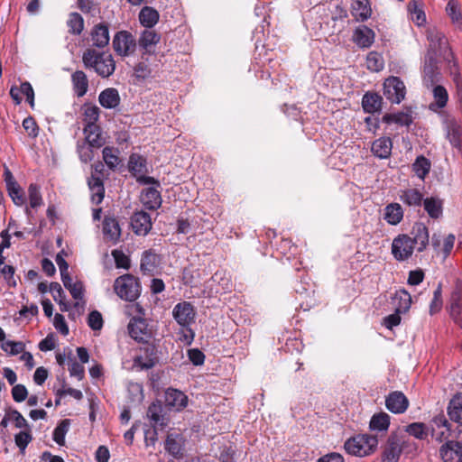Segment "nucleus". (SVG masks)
Returning <instances> with one entry per match:
<instances>
[{
	"label": "nucleus",
	"instance_id": "4468645a",
	"mask_svg": "<svg viewBox=\"0 0 462 462\" xmlns=\"http://www.w3.org/2000/svg\"><path fill=\"white\" fill-rule=\"evenodd\" d=\"M131 226L136 235H147L152 229L150 215L144 211L135 212L131 217Z\"/></svg>",
	"mask_w": 462,
	"mask_h": 462
},
{
	"label": "nucleus",
	"instance_id": "6ab92c4d",
	"mask_svg": "<svg viewBox=\"0 0 462 462\" xmlns=\"http://www.w3.org/2000/svg\"><path fill=\"white\" fill-rule=\"evenodd\" d=\"M161 256L153 249L143 253L140 268L143 273H152L161 263Z\"/></svg>",
	"mask_w": 462,
	"mask_h": 462
},
{
	"label": "nucleus",
	"instance_id": "ea45409f",
	"mask_svg": "<svg viewBox=\"0 0 462 462\" xmlns=\"http://www.w3.org/2000/svg\"><path fill=\"white\" fill-rule=\"evenodd\" d=\"M383 122L386 124L395 123L400 125L409 126L412 123V116L410 113L399 112L395 114H385Z\"/></svg>",
	"mask_w": 462,
	"mask_h": 462
},
{
	"label": "nucleus",
	"instance_id": "423d86ee",
	"mask_svg": "<svg viewBox=\"0 0 462 462\" xmlns=\"http://www.w3.org/2000/svg\"><path fill=\"white\" fill-rule=\"evenodd\" d=\"M405 441L402 437L392 433L387 439L384 449L382 453L381 462H398Z\"/></svg>",
	"mask_w": 462,
	"mask_h": 462
},
{
	"label": "nucleus",
	"instance_id": "69168bd1",
	"mask_svg": "<svg viewBox=\"0 0 462 462\" xmlns=\"http://www.w3.org/2000/svg\"><path fill=\"white\" fill-rule=\"evenodd\" d=\"M23 127L27 132V134L30 137H32V138L37 137V135L39 134V127H38L35 120L32 117L28 116V117L24 118L23 121Z\"/></svg>",
	"mask_w": 462,
	"mask_h": 462
},
{
	"label": "nucleus",
	"instance_id": "4d7b16f0",
	"mask_svg": "<svg viewBox=\"0 0 462 462\" xmlns=\"http://www.w3.org/2000/svg\"><path fill=\"white\" fill-rule=\"evenodd\" d=\"M12 187L7 188L9 196L14 203L17 206H22L25 202L23 192L18 183H12Z\"/></svg>",
	"mask_w": 462,
	"mask_h": 462
},
{
	"label": "nucleus",
	"instance_id": "4be33fe9",
	"mask_svg": "<svg viewBox=\"0 0 462 462\" xmlns=\"http://www.w3.org/2000/svg\"><path fill=\"white\" fill-rule=\"evenodd\" d=\"M121 101L119 92L115 88H107L98 96L99 104L106 109H113L119 106Z\"/></svg>",
	"mask_w": 462,
	"mask_h": 462
},
{
	"label": "nucleus",
	"instance_id": "8fccbe9b",
	"mask_svg": "<svg viewBox=\"0 0 462 462\" xmlns=\"http://www.w3.org/2000/svg\"><path fill=\"white\" fill-rule=\"evenodd\" d=\"M383 59L379 53L372 51L367 55L366 66L369 70L375 72L380 71L383 69Z\"/></svg>",
	"mask_w": 462,
	"mask_h": 462
},
{
	"label": "nucleus",
	"instance_id": "9b49d317",
	"mask_svg": "<svg viewBox=\"0 0 462 462\" xmlns=\"http://www.w3.org/2000/svg\"><path fill=\"white\" fill-rule=\"evenodd\" d=\"M385 406L391 412L402 414L408 409L409 400L402 392L394 391L386 396Z\"/></svg>",
	"mask_w": 462,
	"mask_h": 462
},
{
	"label": "nucleus",
	"instance_id": "72a5a7b5",
	"mask_svg": "<svg viewBox=\"0 0 462 462\" xmlns=\"http://www.w3.org/2000/svg\"><path fill=\"white\" fill-rule=\"evenodd\" d=\"M71 79L77 96L83 97L88 88L87 75L82 70H77L72 74Z\"/></svg>",
	"mask_w": 462,
	"mask_h": 462
},
{
	"label": "nucleus",
	"instance_id": "37998d69",
	"mask_svg": "<svg viewBox=\"0 0 462 462\" xmlns=\"http://www.w3.org/2000/svg\"><path fill=\"white\" fill-rule=\"evenodd\" d=\"M69 32L79 35L84 30V19L79 13H71L67 21Z\"/></svg>",
	"mask_w": 462,
	"mask_h": 462
},
{
	"label": "nucleus",
	"instance_id": "dca6fc26",
	"mask_svg": "<svg viewBox=\"0 0 462 462\" xmlns=\"http://www.w3.org/2000/svg\"><path fill=\"white\" fill-rule=\"evenodd\" d=\"M437 60L432 54H428L423 66V83L427 88H431L439 80Z\"/></svg>",
	"mask_w": 462,
	"mask_h": 462
},
{
	"label": "nucleus",
	"instance_id": "b1692460",
	"mask_svg": "<svg viewBox=\"0 0 462 462\" xmlns=\"http://www.w3.org/2000/svg\"><path fill=\"white\" fill-rule=\"evenodd\" d=\"M91 41L97 48H104L109 42V30L105 23L96 24L91 32Z\"/></svg>",
	"mask_w": 462,
	"mask_h": 462
},
{
	"label": "nucleus",
	"instance_id": "f704fd0d",
	"mask_svg": "<svg viewBox=\"0 0 462 462\" xmlns=\"http://www.w3.org/2000/svg\"><path fill=\"white\" fill-rule=\"evenodd\" d=\"M401 200L410 207H420L423 203V195L417 189H408L400 195Z\"/></svg>",
	"mask_w": 462,
	"mask_h": 462
},
{
	"label": "nucleus",
	"instance_id": "0e129e2a",
	"mask_svg": "<svg viewBox=\"0 0 462 462\" xmlns=\"http://www.w3.org/2000/svg\"><path fill=\"white\" fill-rule=\"evenodd\" d=\"M435 423L438 425L439 428H443L444 430H441L439 433L436 432L435 430H433V436H436V439L439 441H442L448 437V431L449 429L448 428V420L441 417L435 420Z\"/></svg>",
	"mask_w": 462,
	"mask_h": 462
},
{
	"label": "nucleus",
	"instance_id": "aec40b11",
	"mask_svg": "<svg viewBox=\"0 0 462 462\" xmlns=\"http://www.w3.org/2000/svg\"><path fill=\"white\" fill-rule=\"evenodd\" d=\"M393 142L390 137H380L372 143L371 151L379 159H387L392 154Z\"/></svg>",
	"mask_w": 462,
	"mask_h": 462
},
{
	"label": "nucleus",
	"instance_id": "603ef678",
	"mask_svg": "<svg viewBox=\"0 0 462 462\" xmlns=\"http://www.w3.org/2000/svg\"><path fill=\"white\" fill-rule=\"evenodd\" d=\"M165 449L173 457H180L182 450L180 438H173L172 435H168L165 440Z\"/></svg>",
	"mask_w": 462,
	"mask_h": 462
},
{
	"label": "nucleus",
	"instance_id": "bf43d9fd",
	"mask_svg": "<svg viewBox=\"0 0 462 462\" xmlns=\"http://www.w3.org/2000/svg\"><path fill=\"white\" fill-rule=\"evenodd\" d=\"M93 148L85 143H78L77 150L79 156V159L82 162L87 163L93 160Z\"/></svg>",
	"mask_w": 462,
	"mask_h": 462
},
{
	"label": "nucleus",
	"instance_id": "473e14b6",
	"mask_svg": "<svg viewBox=\"0 0 462 462\" xmlns=\"http://www.w3.org/2000/svg\"><path fill=\"white\" fill-rule=\"evenodd\" d=\"M128 169L132 175L137 179L140 175L144 174L147 171L146 160L143 157L134 153L129 158Z\"/></svg>",
	"mask_w": 462,
	"mask_h": 462
},
{
	"label": "nucleus",
	"instance_id": "052dcab7",
	"mask_svg": "<svg viewBox=\"0 0 462 462\" xmlns=\"http://www.w3.org/2000/svg\"><path fill=\"white\" fill-rule=\"evenodd\" d=\"M103 318L99 311L93 310L88 314V325L93 330H100L103 327Z\"/></svg>",
	"mask_w": 462,
	"mask_h": 462
},
{
	"label": "nucleus",
	"instance_id": "58836bf2",
	"mask_svg": "<svg viewBox=\"0 0 462 462\" xmlns=\"http://www.w3.org/2000/svg\"><path fill=\"white\" fill-rule=\"evenodd\" d=\"M448 413L450 420L462 424V395H456L450 401Z\"/></svg>",
	"mask_w": 462,
	"mask_h": 462
},
{
	"label": "nucleus",
	"instance_id": "bb28decb",
	"mask_svg": "<svg viewBox=\"0 0 462 462\" xmlns=\"http://www.w3.org/2000/svg\"><path fill=\"white\" fill-rule=\"evenodd\" d=\"M423 207L428 215L434 219L439 218L443 212V201L437 197L426 198Z\"/></svg>",
	"mask_w": 462,
	"mask_h": 462
},
{
	"label": "nucleus",
	"instance_id": "338daca9",
	"mask_svg": "<svg viewBox=\"0 0 462 462\" xmlns=\"http://www.w3.org/2000/svg\"><path fill=\"white\" fill-rule=\"evenodd\" d=\"M112 255L115 259V263L117 268H130V260L122 251L114 250L112 252Z\"/></svg>",
	"mask_w": 462,
	"mask_h": 462
},
{
	"label": "nucleus",
	"instance_id": "1a4fd4ad",
	"mask_svg": "<svg viewBox=\"0 0 462 462\" xmlns=\"http://www.w3.org/2000/svg\"><path fill=\"white\" fill-rule=\"evenodd\" d=\"M127 328L130 337L135 341L147 343L152 337V331L148 328V324L143 318H133Z\"/></svg>",
	"mask_w": 462,
	"mask_h": 462
},
{
	"label": "nucleus",
	"instance_id": "c756f323",
	"mask_svg": "<svg viewBox=\"0 0 462 462\" xmlns=\"http://www.w3.org/2000/svg\"><path fill=\"white\" fill-rule=\"evenodd\" d=\"M142 202L149 209H156L161 206L162 197L159 190L148 188L142 193Z\"/></svg>",
	"mask_w": 462,
	"mask_h": 462
},
{
	"label": "nucleus",
	"instance_id": "f257e3e1",
	"mask_svg": "<svg viewBox=\"0 0 462 462\" xmlns=\"http://www.w3.org/2000/svg\"><path fill=\"white\" fill-rule=\"evenodd\" d=\"M82 61L86 68L93 69L102 78H108L116 69V62L110 53L90 48L84 51Z\"/></svg>",
	"mask_w": 462,
	"mask_h": 462
},
{
	"label": "nucleus",
	"instance_id": "5fc2aeb1",
	"mask_svg": "<svg viewBox=\"0 0 462 462\" xmlns=\"http://www.w3.org/2000/svg\"><path fill=\"white\" fill-rule=\"evenodd\" d=\"M69 428V420H63L53 430V440L59 445H64L65 435Z\"/></svg>",
	"mask_w": 462,
	"mask_h": 462
},
{
	"label": "nucleus",
	"instance_id": "a19ab883",
	"mask_svg": "<svg viewBox=\"0 0 462 462\" xmlns=\"http://www.w3.org/2000/svg\"><path fill=\"white\" fill-rule=\"evenodd\" d=\"M160 41V35L152 30H144L141 34L138 43L147 52L150 51L152 46L156 45Z\"/></svg>",
	"mask_w": 462,
	"mask_h": 462
},
{
	"label": "nucleus",
	"instance_id": "393cba45",
	"mask_svg": "<svg viewBox=\"0 0 462 462\" xmlns=\"http://www.w3.org/2000/svg\"><path fill=\"white\" fill-rule=\"evenodd\" d=\"M351 14L356 21H366L372 14L369 0H353Z\"/></svg>",
	"mask_w": 462,
	"mask_h": 462
},
{
	"label": "nucleus",
	"instance_id": "f3484780",
	"mask_svg": "<svg viewBox=\"0 0 462 462\" xmlns=\"http://www.w3.org/2000/svg\"><path fill=\"white\" fill-rule=\"evenodd\" d=\"M103 233L106 240L113 244L117 243L121 236V228L117 219L114 217H106L103 221Z\"/></svg>",
	"mask_w": 462,
	"mask_h": 462
},
{
	"label": "nucleus",
	"instance_id": "a878e982",
	"mask_svg": "<svg viewBox=\"0 0 462 462\" xmlns=\"http://www.w3.org/2000/svg\"><path fill=\"white\" fill-rule=\"evenodd\" d=\"M353 39L359 47L368 48L374 41V32L372 29L363 25L356 29Z\"/></svg>",
	"mask_w": 462,
	"mask_h": 462
},
{
	"label": "nucleus",
	"instance_id": "cd10ccee",
	"mask_svg": "<svg viewBox=\"0 0 462 462\" xmlns=\"http://www.w3.org/2000/svg\"><path fill=\"white\" fill-rule=\"evenodd\" d=\"M91 191V200L94 204H100L105 196V188L103 180L96 177H90L88 181Z\"/></svg>",
	"mask_w": 462,
	"mask_h": 462
},
{
	"label": "nucleus",
	"instance_id": "c9c22d12",
	"mask_svg": "<svg viewBox=\"0 0 462 462\" xmlns=\"http://www.w3.org/2000/svg\"><path fill=\"white\" fill-rule=\"evenodd\" d=\"M393 300L394 303L397 301L395 310L402 314L406 313L411 305V294L404 289L397 291Z\"/></svg>",
	"mask_w": 462,
	"mask_h": 462
},
{
	"label": "nucleus",
	"instance_id": "c03bdc74",
	"mask_svg": "<svg viewBox=\"0 0 462 462\" xmlns=\"http://www.w3.org/2000/svg\"><path fill=\"white\" fill-rule=\"evenodd\" d=\"M117 153V149L110 146L105 147L102 151L103 160L106 165L112 171H115L120 162Z\"/></svg>",
	"mask_w": 462,
	"mask_h": 462
},
{
	"label": "nucleus",
	"instance_id": "a18cd8bd",
	"mask_svg": "<svg viewBox=\"0 0 462 462\" xmlns=\"http://www.w3.org/2000/svg\"><path fill=\"white\" fill-rule=\"evenodd\" d=\"M390 425V416L385 412L374 414L370 420V429L373 430H387Z\"/></svg>",
	"mask_w": 462,
	"mask_h": 462
},
{
	"label": "nucleus",
	"instance_id": "ddd939ff",
	"mask_svg": "<svg viewBox=\"0 0 462 462\" xmlns=\"http://www.w3.org/2000/svg\"><path fill=\"white\" fill-rule=\"evenodd\" d=\"M443 462H462V444L457 441H447L439 449Z\"/></svg>",
	"mask_w": 462,
	"mask_h": 462
},
{
	"label": "nucleus",
	"instance_id": "4c0bfd02",
	"mask_svg": "<svg viewBox=\"0 0 462 462\" xmlns=\"http://www.w3.org/2000/svg\"><path fill=\"white\" fill-rule=\"evenodd\" d=\"M434 102L430 105V109L437 110L443 108L448 102V95L446 88L442 86H433Z\"/></svg>",
	"mask_w": 462,
	"mask_h": 462
},
{
	"label": "nucleus",
	"instance_id": "f8f14e48",
	"mask_svg": "<svg viewBox=\"0 0 462 462\" xmlns=\"http://www.w3.org/2000/svg\"><path fill=\"white\" fill-rule=\"evenodd\" d=\"M428 40L430 42L429 54L442 55L448 50V40L445 35L437 29L428 31Z\"/></svg>",
	"mask_w": 462,
	"mask_h": 462
},
{
	"label": "nucleus",
	"instance_id": "e433bc0d",
	"mask_svg": "<svg viewBox=\"0 0 462 462\" xmlns=\"http://www.w3.org/2000/svg\"><path fill=\"white\" fill-rule=\"evenodd\" d=\"M159 20L158 12L150 6H144L139 14V21L140 23L147 27L152 28L153 25L157 23Z\"/></svg>",
	"mask_w": 462,
	"mask_h": 462
},
{
	"label": "nucleus",
	"instance_id": "49530a36",
	"mask_svg": "<svg viewBox=\"0 0 462 462\" xmlns=\"http://www.w3.org/2000/svg\"><path fill=\"white\" fill-rule=\"evenodd\" d=\"M100 109L96 105H89L84 106L83 121L85 125H97L99 119Z\"/></svg>",
	"mask_w": 462,
	"mask_h": 462
},
{
	"label": "nucleus",
	"instance_id": "7c9ffc66",
	"mask_svg": "<svg viewBox=\"0 0 462 462\" xmlns=\"http://www.w3.org/2000/svg\"><path fill=\"white\" fill-rule=\"evenodd\" d=\"M402 217L403 210L399 203H391L385 207L383 218L388 224L395 226L402 220Z\"/></svg>",
	"mask_w": 462,
	"mask_h": 462
},
{
	"label": "nucleus",
	"instance_id": "09e8293b",
	"mask_svg": "<svg viewBox=\"0 0 462 462\" xmlns=\"http://www.w3.org/2000/svg\"><path fill=\"white\" fill-rule=\"evenodd\" d=\"M447 137L452 146L460 148L461 146V129L460 126L453 122L448 126Z\"/></svg>",
	"mask_w": 462,
	"mask_h": 462
},
{
	"label": "nucleus",
	"instance_id": "c85d7f7f",
	"mask_svg": "<svg viewBox=\"0 0 462 462\" xmlns=\"http://www.w3.org/2000/svg\"><path fill=\"white\" fill-rule=\"evenodd\" d=\"M383 98L377 93L367 92L362 99V106L366 113H375L381 109Z\"/></svg>",
	"mask_w": 462,
	"mask_h": 462
},
{
	"label": "nucleus",
	"instance_id": "6e6552de",
	"mask_svg": "<svg viewBox=\"0 0 462 462\" xmlns=\"http://www.w3.org/2000/svg\"><path fill=\"white\" fill-rule=\"evenodd\" d=\"M383 95L392 103L399 104L405 97V86L397 77H390L383 83Z\"/></svg>",
	"mask_w": 462,
	"mask_h": 462
},
{
	"label": "nucleus",
	"instance_id": "864d4df0",
	"mask_svg": "<svg viewBox=\"0 0 462 462\" xmlns=\"http://www.w3.org/2000/svg\"><path fill=\"white\" fill-rule=\"evenodd\" d=\"M50 291L51 292L54 300L59 302V304L60 306V310L67 311L68 305L63 302V300L65 299V295H64V291L62 290L60 284L58 282H51L50 284Z\"/></svg>",
	"mask_w": 462,
	"mask_h": 462
},
{
	"label": "nucleus",
	"instance_id": "39448f33",
	"mask_svg": "<svg viewBox=\"0 0 462 462\" xmlns=\"http://www.w3.org/2000/svg\"><path fill=\"white\" fill-rule=\"evenodd\" d=\"M411 237L408 235L397 236L392 243V254L399 262L409 259L413 254Z\"/></svg>",
	"mask_w": 462,
	"mask_h": 462
},
{
	"label": "nucleus",
	"instance_id": "412c9836",
	"mask_svg": "<svg viewBox=\"0 0 462 462\" xmlns=\"http://www.w3.org/2000/svg\"><path fill=\"white\" fill-rule=\"evenodd\" d=\"M84 134L87 144L94 148L102 147L106 140L102 135L101 128L97 125H85Z\"/></svg>",
	"mask_w": 462,
	"mask_h": 462
},
{
	"label": "nucleus",
	"instance_id": "5701e85b",
	"mask_svg": "<svg viewBox=\"0 0 462 462\" xmlns=\"http://www.w3.org/2000/svg\"><path fill=\"white\" fill-rule=\"evenodd\" d=\"M165 403L167 406L180 411L187 406L188 397L179 390L168 389L165 393Z\"/></svg>",
	"mask_w": 462,
	"mask_h": 462
},
{
	"label": "nucleus",
	"instance_id": "3c124183",
	"mask_svg": "<svg viewBox=\"0 0 462 462\" xmlns=\"http://www.w3.org/2000/svg\"><path fill=\"white\" fill-rule=\"evenodd\" d=\"M32 440V436L30 429H25L15 434L14 442L19 448L20 451L24 452L28 444Z\"/></svg>",
	"mask_w": 462,
	"mask_h": 462
},
{
	"label": "nucleus",
	"instance_id": "9d476101",
	"mask_svg": "<svg viewBox=\"0 0 462 462\" xmlns=\"http://www.w3.org/2000/svg\"><path fill=\"white\" fill-rule=\"evenodd\" d=\"M172 315L179 325L187 327L194 322L196 312L190 302L182 301L175 305Z\"/></svg>",
	"mask_w": 462,
	"mask_h": 462
},
{
	"label": "nucleus",
	"instance_id": "680f3d73",
	"mask_svg": "<svg viewBox=\"0 0 462 462\" xmlns=\"http://www.w3.org/2000/svg\"><path fill=\"white\" fill-rule=\"evenodd\" d=\"M8 417L10 420L14 422L15 427L18 429L25 430L31 428L25 418L17 410L9 411Z\"/></svg>",
	"mask_w": 462,
	"mask_h": 462
},
{
	"label": "nucleus",
	"instance_id": "774afa93",
	"mask_svg": "<svg viewBox=\"0 0 462 462\" xmlns=\"http://www.w3.org/2000/svg\"><path fill=\"white\" fill-rule=\"evenodd\" d=\"M12 396L16 402H22L27 398L28 391L23 384H16L12 389Z\"/></svg>",
	"mask_w": 462,
	"mask_h": 462
},
{
	"label": "nucleus",
	"instance_id": "6e6d98bb",
	"mask_svg": "<svg viewBox=\"0 0 462 462\" xmlns=\"http://www.w3.org/2000/svg\"><path fill=\"white\" fill-rule=\"evenodd\" d=\"M1 348L8 355L16 356L24 351L25 346L21 341L7 340L1 344Z\"/></svg>",
	"mask_w": 462,
	"mask_h": 462
},
{
	"label": "nucleus",
	"instance_id": "a211bd4d",
	"mask_svg": "<svg viewBox=\"0 0 462 462\" xmlns=\"http://www.w3.org/2000/svg\"><path fill=\"white\" fill-rule=\"evenodd\" d=\"M411 234L413 236L411 238L413 247L418 245L417 250L419 252L425 250L429 245V231L426 226L422 223H416L412 227Z\"/></svg>",
	"mask_w": 462,
	"mask_h": 462
},
{
	"label": "nucleus",
	"instance_id": "de8ad7c7",
	"mask_svg": "<svg viewBox=\"0 0 462 462\" xmlns=\"http://www.w3.org/2000/svg\"><path fill=\"white\" fill-rule=\"evenodd\" d=\"M405 431L419 439H425L429 430L424 423L413 422L406 426Z\"/></svg>",
	"mask_w": 462,
	"mask_h": 462
},
{
	"label": "nucleus",
	"instance_id": "2f4dec72",
	"mask_svg": "<svg viewBox=\"0 0 462 462\" xmlns=\"http://www.w3.org/2000/svg\"><path fill=\"white\" fill-rule=\"evenodd\" d=\"M450 316L456 322L462 321V291L456 290L451 294Z\"/></svg>",
	"mask_w": 462,
	"mask_h": 462
},
{
	"label": "nucleus",
	"instance_id": "13d9d810",
	"mask_svg": "<svg viewBox=\"0 0 462 462\" xmlns=\"http://www.w3.org/2000/svg\"><path fill=\"white\" fill-rule=\"evenodd\" d=\"M30 206L32 208L40 207L42 203L40 188L35 184H31L28 189Z\"/></svg>",
	"mask_w": 462,
	"mask_h": 462
},
{
	"label": "nucleus",
	"instance_id": "2eb2a0df",
	"mask_svg": "<svg viewBox=\"0 0 462 462\" xmlns=\"http://www.w3.org/2000/svg\"><path fill=\"white\" fill-rule=\"evenodd\" d=\"M147 417L151 420L152 428L162 430L167 425L168 419L160 402H152L148 407Z\"/></svg>",
	"mask_w": 462,
	"mask_h": 462
},
{
	"label": "nucleus",
	"instance_id": "20e7f679",
	"mask_svg": "<svg viewBox=\"0 0 462 462\" xmlns=\"http://www.w3.org/2000/svg\"><path fill=\"white\" fill-rule=\"evenodd\" d=\"M112 45L117 55L127 57L135 51L136 41L131 32L120 31L114 36Z\"/></svg>",
	"mask_w": 462,
	"mask_h": 462
},
{
	"label": "nucleus",
	"instance_id": "e2e57ef3",
	"mask_svg": "<svg viewBox=\"0 0 462 462\" xmlns=\"http://www.w3.org/2000/svg\"><path fill=\"white\" fill-rule=\"evenodd\" d=\"M442 308L441 287L440 285L434 291L433 299L430 305V314L438 313Z\"/></svg>",
	"mask_w": 462,
	"mask_h": 462
},
{
	"label": "nucleus",
	"instance_id": "0eeeda50",
	"mask_svg": "<svg viewBox=\"0 0 462 462\" xmlns=\"http://www.w3.org/2000/svg\"><path fill=\"white\" fill-rule=\"evenodd\" d=\"M158 361L156 347L147 344L140 348V355L134 358V366L141 370H148L155 366Z\"/></svg>",
	"mask_w": 462,
	"mask_h": 462
},
{
	"label": "nucleus",
	"instance_id": "f03ea898",
	"mask_svg": "<svg viewBox=\"0 0 462 462\" xmlns=\"http://www.w3.org/2000/svg\"><path fill=\"white\" fill-rule=\"evenodd\" d=\"M114 290L122 300L134 301L141 294V283L134 275L124 274L116 279Z\"/></svg>",
	"mask_w": 462,
	"mask_h": 462
},
{
	"label": "nucleus",
	"instance_id": "7ed1b4c3",
	"mask_svg": "<svg viewBox=\"0 0 462 462\" xmlns=\"http://www.w3.org/2000/svg\"><path fill=\"white\" fill-rule=\"evenodd\" d=\"M377 445V437L360 434L346 440L345 443V449L348 454L365 457L373 453Z\"/></svg>",
	"mask_w": 462,
	"mask_h": 462
},
{
	"label": "nucleus",
	"instance_id": "79ce46f5",
	"mask_svg": "<svg viewBox=\"0 0 462 462\" xmlns=\"http://www.w3.org/2000/svg\"><path fill=\"white\" fill-rule=\"evenodd\" d=\"M430 162L423 155L417 157L412 164V170L420 180H424L430 170Z\"/></svg>",
	"mask_w": 462,
	"mask_h": 462
}]
</instances>
